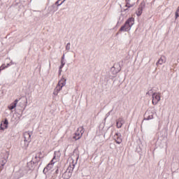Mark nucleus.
Returning <instances> with one entry per match:
<instances>
[{"label": "nucleus", "mask_w": 179, "mask_h": 179, "mask_svg": "<svg viewBox=\"0 0 179 179\" xmlns=\"http://www.w3.org/2000/svg\"><path fill=\"white\" fill-rule=\"evenodd\" d=\"M55 173H56L57 174H58V169H57V170L55 171Z\"/></svg>", "instance_id": "obj_30"}, {"label": "nucleus", "mask_w": 179, "mask_h": 179, "mask_svg": "<svg viewBox=\"0 0 179 179\" xmlns=\"http://www.w3.org/2000/svg\"><path fill=\"white\" fill-rule=\"evenodd\" d=\"M110 114H111V110L106 114V117H110Z\"/></svg>", "instance_id": "obj_28"}, {"label": "nucleus", "mask_w": 179, "mask_h": 179, "mask_svg": "<svg viewBox=\"0 0 179 179\" xmlns=\"http://www.w3.org/2000/svg\"><path fill=\"white\" fill-rule=\"evenodd\" d=\"M31 135H33V133L29 131H25L24 133V148H27L29 144L31 142Z\"/></svg>", "instance_id": "obj_4"}, {"label": "nucleus", "mask_w": 179, "mask_h": 179, "mask_svg": "<svg viewBox=\"0 0 179 179\" xmlns=\"http://www.w3.org/2000/svg\"><path fill=\"white\" fill-rule=\"evenodd\" d=\"M178 12H179L178 10H177L176 12V19H177V17H179Z\"/></svg>", "instance_id": "obj_24"}, {"label": "nucleus", "mask_w": 179, "mask_h": 179, "mask_svg": "<svg viewBox=\"0 0 179 179\" xmlns=\"http://www.w3.org/2000/svg\"><path fill=\"white\" fill-rule=\"evenodd\" d=\"M166 61H167L166 56H162L156 63L157 66V65H163V64H166Z\"/></svg>", "instance_id": "obj_13"}, {"label": "nucleus", "mask_w": 179, "mask_h": 179, "mask_svg": "<svg viewBox=\"0 0 179 179\" xmlns=\"http://www.w3.org/2000/svg\"><path fill=\"white\" fill-rule=\"evenodd\" d=\"M160 101V95L157 94V93L155 92L152 94V104L156 106L157 103Z\"/></svg>", "instance_id": "obj_8"}, {"label": "nucleus", "mask_w": 179, "mask_h": 179, "mask_svg": "<svg viewBox=\"0 0 179 179\" xmlns=\"http://www.w3.org/2000/svg\"><path fill=\"white\" fill-rule=\"evenodd\" d=\"M145 6H146V4L145 3V1H142L139 5L138 10L136 12L137 16H141V15H142V13L143 12V9H145Z\"/></svg>", "instance_id": "obj_6"}, {"label": "nucleus", "mask_w": 179, "mask_h": 179, "mask_svg": "<svg viewBox=\"0 0 179 179\" xmlns=\"http://www.w3.org/2000/svg\"><path fill=\"white\" fill-rule=\"evenodd\" d=\"M61 0H58L55 2V3L54 5H55V6H61V5H62V3H64L65 2V0H64L62 3H59V1Z\"/></svg>", "instance_id": "obj_19"}, {"label": "nucleus", "mask_w": 179, "mask_h": 179, "mask_svg": "<svg viewBox=\"0 0 179 179\" xmlns=\"http://www.w3.org/2000/svg\"><path fill=\"white\" fill-rule=\"evenodd\" d=\"M62 72V69L59 68V75H61Z\"/></svg>", "instance_id": "obj_27"}, {"label": "nucleus", "mask_w": 179, "mask_h": 179, "mask_svg": "<svg viewBox=\"0 0 179 179\" xmlns=\"http://www.w3.org/2000/svg\"><path fill=\"white\" fill-rule=\"evenodd\" d=\"M146 121H149V120H153V113L150 112L145 113V117L144 118Z\"/></svg>", "instance_id": "obj_14"}, {"label": "nucleus", "mask_w": 179, "mask_h": 179, "mask_svg": "<svg viewBox=\"0 0 179 179\" xmlns=\"http://www.w3.org/2000/svg\"><path fill=\"white\" fill-rule=\"evenodd\" d=\"M130 1L131 0H125V2H126L125 8H132V6H134V4L128 3V2H130Z\"/></svg>", "instance_id": "obj_18"}, {"label": "nucleus", "mask_w": 179, "mask_h": 179, "mask_svg": "<svg viewBox=\"0 0 179 179\" xmlns=\"http://www.w3.org/2000/svg\"><path fill=\"white\" fill-rule=\"evenodd\" d=\"M58 10V7L55 6V4H53L48 8V13H55V12H57Z\"/></svg>", "instance_id": "obj_11"}, {"label": "nucleus", "mask_w": 179, "mask_h": 179, "mask_svg": "<svg viewBox=\"0 0 179 179\" xmlns=\"http://www.w3.org/2000/svg\"><path fill=\"white\" fill-rule=\"evenodd\" d=\"M121 134L120 133H116L114 136L115 141L117 145H120L122 142V138H121Z\"/></svg>", "instance_id": "obj_12"}, {"label": "nucleus", "mask_w": 179, "mask_h": 179, "mask_svg": "<svg viewBox=\"0 0 179 179\" xmlns=\"http://www.w3.org/2000/svg\"><path fill=\"white\" fill-rule=\"evenodd\" d=\"M13 62H10V63L7 64L6 66H5V65L3 64L0 67V72H1V71H3V69H5V68H8V67L10 66V65H13Z\"/></svg>", "instance_id": "obj_17"}, {"label": "nucleus", "mask_w": 179, "mask_h": 179, "mask_svg": "<svg viewBox=\"0 0 179 179\" xmlns=\"http://www.w3.org/2000/svg\"><path fill=\"white\" fill-rule=\"evenodd\" d=\"M65 85H66V79L62 77V79L59 81L56 88L55 89L53 94H55V96H57L58 93L61 92L62 87H64Z\"/></svg>", "instance_id": "obj_3"}, {"label": "nucleus", "mask_w": 179, "mask_h": 179, "mask_svg": "<svg viewBox=\"0 0 179 179\" xmlns=\"http://www.w3.org/2000/svg\"><path fill=\"white\" fill-rule=\"evenodd\" d=\"M76 55H74V58H76Z\"/></svg>", "instance_id": "obj_32"}, {"label": "nucleus", "mask_w": 179, "mask_h": 179, "mask_svg": "<svg viewBox=\"0 0 179 179\" xmlns=\"http://www.w3.org/2000/svg\"><path fill=\"white\" fill-rule=\"evenodd\" d=\"M27 167L29 170H34V162L30 161L29 162L27 163Z\"/></svg>", "instance_id": "obj_16"}, {"label": "nucleus", "mask_w": 179, "mask_h": 179, "mask_svg": "<svg viewBox=\"0 0 179 179\" xmlns=\"http://www.w3.org/2000/svg\"><path fill=\"white\" fill-rule=\"evenodd\" d=\"M128 10V8L124 9V12H127Z\"/></svg>", "instance_id": "obj_31"}, {"label": "nucleus", "mask_w": 179, "mask_h": 179, "mask_svg": "<svg viewBox=\"0 0 179 179\" xmlns=\"http://www.w3.org/2000/svg\"><path fill=\"white\" fill-rule=\"evenodd\" d=\"M64 66H65V62H64V60H61V65L59 66L60 69H62Z\"/></svg>", "instance_id": "obj_22"}, {"label": "nucleus", "mask_w": 179, "mask_h": 179, "mask_svg": "<svg viewBox=\"0 0 179 179\" xmlns=\"http://www.w3.org/2000/svg\"><path fill=\"white\" fill-rule=\"evenodd\" d=\"M118 120L120 122H121L122 125H124V120H122V118H119Z\"/></svg>", "instance_id": "obj_23"}, {"label": "nucleus", "mask_w": 179, "mask_h": 179, "mask_svg": "<svg viewBox=\"0 0 179 179\" xmlns=\"http://www.w3.org/2000/svg\"><path fill=\"white\" fill-rule=\"evenodd\" d=\"M56 153L57 152H55L53 159L51 160V162L46 166V167L44 168L43 173L45 174L46 178L49 177L50 174H51V172L52 171V168L54 167V159L56 157Z\"/></svg>", "instance_id": "obj_2"}, {"label": "nucleus", "mask_w": 179, "mask_h": 179, "mask_svg": "<svg viewBox=\"0 0 179 179\" xmlns=\"http://www.w3.org/2000/svg\"><path fill=\"white\" fill-rule=\"evenodd\" d=\"M19 100L15 99L13 103H12L10 106H8L9 110H13L15 108L18 103Z\"/></svg>", "instance_id": "obj_15"}, {"label": "nucleus", "mask_w": 179, "mask_h": 179, "mask_svg": "<svg viewBox=\"0 0 179 179\" xmlns=\"http://www.w3.org/2000/svg\"><path fill=\"white\" fill-rule=\"evenodd\" d=\"M85 133V129H83V127H79L77 130V131L75 133V135L78 136L77 139H80L82 138V135Z\"/></svg>", "instance_id": "obj_9"}, {"label": "nucleus", "mask_w": 179, "mask_h": 179, "mask_svg": "<svg viewBox=\"0 0 179 179\" xmlns=\"http://www.w3.org/2000/svg\"><path fill=\"white\" fill-rule=\"evenodd\" d=\"M73 138L75 139L76 141L79 140L80 138H78V136L75 135L74 136H73Z\"/></svg>", "instance_id": "obj_26"}, {"label": "nucleus", "mask_w": 179, "mask_h": 179, "mask_svg": "<svg viewBox=\"0 0 179 179\" xmlns=\"http://www.w3.org/2000/svg\"><path fill=\"white\" fill-rule=\"evenodd\" d=\"M35 159H37V156L35 157Z\"/></svg>", "instance_id": "obj_33"}, {"label": "nucleus", "mask_w": 179, "mask_h": 179, "mask_svg": "<svg viewBox=\"0 0 179 179\" xmlns=\"http://www.w3.org/2000/svg\"><path fill=\"white\" fill-rule=\"evenodd\" d=\"M8 157H1L0 158V170L2 171V169H3V166L8 163Z\"/></svg>", "instance_id": "obj_10"}, {"label": "nucleus", "mask_w": 179, "mask_h": 179, "mask_svg": "<svg viewBox=\"0 0 179 179\" xmlns=\"http://www.w3.org/2000/svg\"><path fill=\"white\" fill-rule=\"evenodd\" d=\"M116 125L117 128H121V127H122V123H121V122H120L118 120H117L116 122Z\"/></svg>", "instance_id": "obj_20"}, {"label": "nucleus", "mask_w": 179, "mask_h": 179, "mask_svg": "<svg viewBox=\"0 0 179 179\" xmlns=\"http://www.w3.org/2000/svg\"><path fill=\"white\" fill-rule=\"evenodd\" d=\"M133 24H135V18L129 17L124 22V24L120 27L119 31H129L132 28Z\"/></svg>", "instance_id": "obj_1"}, {"label": "nucleus", "mask_w": 179, "mask_h": 179, "mask_svg": "<svg viewBox=\"0 0 179 179\" xmlns=\"http://www.w3.org/2000/svg\"><path fill=\"white\" fill-rule=\"evenodd\" d=\"M128 3H129V1H128Z\"/></svg>", "instance_id": "obj_34"}, {"label": "nucleus", "mask_w": 179, "mask_h": 179, "mask_svg": "<svg viewBox=\"0 0 179 179\" xmlns=\"http://www.w3.org/2000/svg\"><path fill=\"white\" fill-rule=\"evenodd\" d=\"M71 50V43H68L66 45V50L69 51Z\"/></svg>", "instance_id": "obj_21"}, {"label": "nucleus", "mask_w": 179, "mask_h": 179, "mask_svg": "<svg viewBox=\"0 0 179 179\" xmlns=\"http://www.w3.org/2000/svg\"><path fill=\"white\" fill-rule=\"evenodd\" d=\"M75 167V165L73 164L72 166H70L66 171L62 174V178L64 179H70L71 177H72V173L73 171V169Z\"/></svg>", "instance_id": "obj_5"}, {"label": "nucleus", "mask_w": 179, "mask_h": 179, "mask_svg": "<svg viewBox=\"0 0 179 179\" xmlns=\"http://www.w3.org/2000/svg\"><path fill=\"white\" fill-rule=\"evenodd\" d=\"M64 59H65V55H63V56L62 57L61 61H64Z\"/></svg>", "instance_id": "obj_29"}, {"label": "nucleus", "mask_w": 179, "mask_h": 179, "mask_svg": "<svg viewBox=\"0 0 179 179\" xmlns=\"http://www.w3.org/2000/svg\"><path fill=\"white\" fill-rule=\"evenodd\" d=\"M8 125H9V121H8V119L5 118L4 121H2L0 124L1 131H5V129H8Z\"/></svg>", "instance_id": "obj_7"}, {"label": "nucleus", "mask_w": 179, "mask_h": 179, "mask_svg": "<svg viewBox=\"0 0 179 179\" xmlns=\"http://www.w3.org/2000/svg\"><path fill=\"white\" fill-rule=\"evenodd\" d=\"M152 94V90H150V91H148L147 93H146V95L148 96H150Z\"/></svg>", "instance_id": "obj_25"}]
</instances>
